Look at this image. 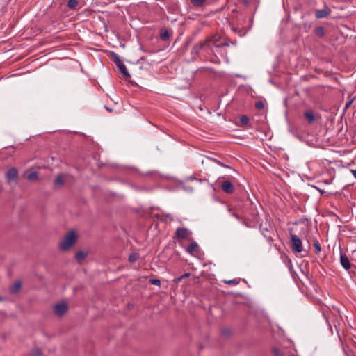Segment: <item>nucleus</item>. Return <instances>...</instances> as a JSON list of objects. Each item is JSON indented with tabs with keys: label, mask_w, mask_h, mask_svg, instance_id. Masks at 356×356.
Returning <instances> with one entry per match:
<instances>
[{
	"label": "nucleus",
	"mask_w": 356,
	"mask_h": 356,
	"mask_svg": "<svg viewBox=\"0 0 356 356\" xmlns=\"http://www.w3.org/2000/svg\"><path fill=\"white\" fill-rule=\"evenodd\" d=\"M212 47H218L216 42L213 41L211 38H207L204 41H200L196 43L191 49L192 55L197 56L203 49H211Z\"/></svg>",
	"instance_id": "f257e3e1"
},
{
	"label": "nucleus",
	"mask_w": 356,
	"mask_h": 356,
	"mask_svg": "<svg viewBox=\"0 0 356 356\" xmlns=\"http://www.w3.org/2000/svg\"><path fill=\"white\" fill-rule=\"evenodd\" d=\"M212 47H218L216 42L213 41L211 38H207L204 41H200L196 43L191 49L192 55L197 56L203 49H211Z\"/></svg>",
	"instance_id": "f03ea898"
},
{
	"label": "nucleus",
	"mask_w": 356,
	"mask_h": 356,
	"mask_svg": "<svg viewBox=\"0 0 356 356\" xmlns=\"http://www.w3.org/2000/svg\"><path fill=\"white\" fill-rule=\"evenodd\" d=\"M212 47H218L216 42L213 41L211 38H207L204 41H200L196 43L191 49L192 55L197 56L203 49H211Z\"/></svg>",
	"instance_id": "7ed1b4c3"
},
{
	"label": "nucleus",
	"mask_w": 356,
	"mask_h": 356,
	"mask_svg": "<svg viewBox=\"0 0 356 356\" xmlns=\"http://www.w3.org/2000/svg\"><path fill=\"white\" fill-rule=\"evenodd\" d=\"M76 241V235L74 231H71L66 234L63 241L60 243V248L62 250H69Z\"/></svg>",
	"instance_id": "20e7f679"
},
{
	"label": "nucleus",
	"mask_w": 356,
	"mask_h": 356,
	"mask_svg": "<svg viewBox=\"0 0 356 356\" xmlns=\"http://www.w3.org/2000/svg\"><path fill=\"white\" fill-rule=\"evenodd\" d=\"M290 242L293 252H301L303 250L302 241L297 235L291 234L290 235Z\"/></svg>",
	"instance_id": "39448f33"
},
{
	"label": "nucleus",
	"mask_w": 356,
	"mask_h": 356,
	"mask_svg": "<svg viewBox=\"0 0 356 356\" xmlns=\"http://www.w3.org/2000/svg\"><path fill=\"white\" fill-rule=\"evenodd\" d=\"M67 310V305L64 302H59L55 305V306L54 307V312L55 315L58 317L63 316L65 314Z\"/></svg>",
	"instance_id": "423d86ee"
},
{
	"label": "nucleus",
	"mask_w": 356,
	"mask_h": 356,
	"mask_svg": "<svg viewBox=\"0 0 356 356\" xmlns=\"http://www.w3.org/2000/svg\"><path fill=\"white\" fill-rule=\"evenodd\" d=\"M114 62L117 65V66L119 67L120 72L126 77V78H130L131 75L129 73V72L127 70L126 66L122 63V61L120 59V58L116 55L114 54Z\"/></svg>",
	"instance_id": "0eeeda50"
},
{
	"label": "nucleus",
	"mask_w": 356,
	"mask_h": 356,
	"mask_svg": "<svg viewBox=\"0 0 356 356\" xmlns=\"http://www.w3.org/2000/svg\"><path fill=\"white\" fill-rule=\"evenodd\" d=\"M188 236V230L186 228L178 227L175 232L174 238L184 240Z\"/></svg>",
	"instance_id": "6e6552de"
},
{
	"label": "nucleus",
	"mask_w": 356,
	"mask_h": 356,
	"mask_svg": "<svg viewBox=\"0 0 356 356\" xmlns=\"http://www.w3.org/2000/svg\"><path fill=\"white\" fill-rule=\"evenodd\" d=\"M6 179L8 182L15 181L18 177V171L15 168H12L6 172Z\"/></svg>",
	"instance_id": "1a4fd4ad"
},
{
	"label": "nucleus",
	"mask_w": 356,
	"mask_h": 356,
	"mask_svg": "<svg viewBox=\"0 0 356 356\" xmlns=\"http://www.w3.org/2000/svg\"><path fill=\"white\" fill-rule=\"evenodd\" d=\"M221 188L222 190L228 193V194H230V193H232L234 192V186L233 184L228 180H226V181H224L222 184H221Z\"/></svg>",
	"instance_id": "9d476101"
},
{
	"label": "nucleus",
	"mask_w": 356,
	"mask_h": 356,
	"mask_svg": "<svg viewBox=\"0 0 356 356\" xmlns=\"http://www.w3.org/2000/svg\"><path fill=\"white\" fill-rule=\"evenodd\" d=\"M24 177L29 181H35L38 178V173L36 171H26L24 174Z\"/></svg>",
	"instance_id": "9b49d317"
},
{
	"label": "nucleus",
	"mask_w": 356,
	"mask_h": 356,
	"mask_svg": "<svg viewBox=\"0 0 356 356\" xmlns=\"http://www.w3.org/2000/svg\"><path fill=\"white\" fill-rule=\"evenodd\" d=\"M331 10L330 9H320L316 10L315 13V16L317 19H321L327 17Z\"/></svg>",
	"instance_id": "f8f14e48"
},
{
	"label": "nucleus",
	"mask_w": 356,
	"mask_h": 356,
	"mask_svg": "<svg viewBox=\"0 0 356 356\" xmlns=\"http://www.w3.org/2000/svg\"><path fill=\"white\" fill-rule=\"evenodd\" d=\"M304 116L306 118L308 124H312L315 121V116L312 110H307L304 112Z\"/></svg>",
	"instance_id": "ddd939ff"
},
{
	"label": "nucleus",
	"mask_w": 356,
	"mask_h": 356,
	"mask_svg": "<svg viewBox=\"0 0 356 356\" xmlns=\"http://www.w3.org/2000/svg\"><path fill=\"white\" fill-rule=\"evenodd\" d=\"M340 262L344 269L348 270L350 268V264L348 257L345 254H341Z\"/></svg>",
	"instance_id": "4468645a"
},
{
	"label": "nucleus",
	"mask_w": 356,
	"mask_h": 356,
	"mask_svg": "<svg viewBox=\"0 0 356 356\" xmlns=\"http://www.w3.org/2000/svg\"><path fill=\"white\" fill-rule=\"evenodd\" d=\"M22 287L20 281L15 282L13 285L10 287V292L13 294L17 293Z\"/></svg>",
	"instance_id": "2eb2a0df"
},
{
	"label": "nucleus",
	"mask_w": 356,
	"mask_h": 356,
	"mask_svg": "<svg viewBox=\"0 0 356 356\" xmlns=\"http://www.w3.org/2000/svg\"><path fill=\"white\" fill-rule=\"evenodd\" d=\"M65 184V181L62 175H58L54 179V187L62 186Z\"/></svg>",
	"instance_id": "dca6fc26"
},
{
	"label": "nucleus",
	"mask_w": 356,
	"mask_h": 356,
	"mask_svg": "<svg viewBox=\"0 0 356 356\" xmlns=\"http://www.w3.org/2000/svg\"><path fill=\"white\" fill-rule=\"evenodd\" d=\"M198 248V244L194 241L189 244L186 250L188 252L192 254L193 252L197 251Z\"/></svg>",
	"instance_id": "f3484780"
},
{
	"label": "nucleus",
	"mask_w": 356,
	"mask_h": 356,
	"mask_svg": "<svg viewBox=\"0 0 356 356\" xmlns=\"http://www.w3.org/2000/svg\"><path fill=\"white\" fill-rule=\"evenodd\" d=\"M87 254L83 251H78L75 254V258L77 261H81L85 259Z\"/></svg>",
	"instance_id": "a211bd4d"
},
{
	"label": "nucleus",
	"mask_w": 356,
	"mask_h": 356,
	"mask_svg": "<svg viewBox=\"0 0 356 356\" xmlns=\"http://www.w3.org/2000/svg\"><path fill=\"white\" fill-rule=\"evenodd\" d=\"M160 37L163 40H168L170 38V33L166 29L161 30Z\"/></svg>",
	"instance_id": "6ab92c4d"
},
{
	"label": "nucleus",
	"mask_w": 356,
	"mask_h": 356,
	"mask_svg": "<svg viewBox=\"0 0 356 356\" xmlns=\"http://www.w3.org/2000/svg\"><path fill=\"white\" fill-rule=\"evenodd\" d=\"M315 33L319 37H323L325 35V30L322 26H318L315 29Z\"/></svg>",
	"instance_id": "aec40b11"
},
{
	"label": "nucleus",
	"mask_w": 356,
	"mask_h": 356,
	"mask_svg": "<svg viewBox=\"0 0 356 356\" xmlns=\"http://www.w3.org/2000/svg\"><path fill=\"white\" fill-rule=\"evenodd\" d=\"M78 1L77 0H68L67 1V6L70 8H74L78 6Z\"/></svg>",
	"instance_id": "412c9836"
},
{
	"label": "nucleus",
	"mask_w": 356,
	"mask_h": 356,
	"mask_svg": "<svg viewBox=\"0 0 356 356\" xmlns=\"http://www.w3.org/2000/svg\"><path fill=\"white\" fill-rule=\"evenodd\" d=\"M206 0H191L192 4L196 7L202 6Z\"/></svg>",
	"instance_id": "4be33fe9"
},
{
	"label": "nucleus",
	"mask_w": 356,
	"mask_h": 356,
	"mask_svg": "<svg viewBox=\"0 0 356 356\" xmlns=\"http://www.w3.org/2000/svg\"><path fill=\"white\" fill-rule=\"evenodd\" d=\"M139 257V254L138 253H133L131 254L129 257V261L130 262H134L136 261Z\"/></svg>",
	"instance_id": "5701e85b"
},
{
	"label": "nucleus",
	"mask_w": 356,
	"mask_h": 356,
	"mask_svg": "<svg viewBox=\"0 0 356 356\" xmlns=\"http://www.w3.org/2000/svg\"><path fill=\"white\" fill-rule=\"evenodd\" d=\"M314 248L316 253H319L321 251V245L317 240L314 243Z\"/></svg>",
	"instance_id": "b1692460"
},
{
	"label": "nucleus",
	"mask_w": 356,
	"mask_h": 356,
	"mask_svg": "<svg viewBox=\"0 0 356 356\" xmlns=\"http://www.w3.org/2000/svg\"><path fill=\"white\" fill-rule=\"evenodd\" d=\"M209 159H211V161H213V162L218 163V165L222 166V167L230 168V166H229L228 165L225 164L224 163L218 161V159H216L215 158H209Z\"/></svg>",
	"instance_id": "393cba45"
},
{
	"label": "nucleus",
	"mask_w": 356,
	"mask_h": 356,
	"mask_svg": "<svg viewBox=\"0 0 356 356\" xmlns=\"http://www.w3.org/2000/svg\"><path fill=\"white\" fill-rule=\"evenodd\" d=\"M255 108L258 110H262L264 108V104L262 101H258L255 103Z\"/></svg>",
	"instance_id": "a878e982"
},
{
	"label": "nucleus",
	"mask_w": 356,
	"mask_h": 356,
	"mask_svg": "<svg viewBox=\"0 0 356 356\" xmlns=\"http://www.w3.org/2000/svg\"><path fill=\"white\" fill-rule=\"evenodd\" d=\"M149 283L153 285H156L158 286H161V281L159 279H152L149 280Z\"/></svg>",
	"instance_id": "bb28decb"
},
{
	"label": "nucleus",
	"mask_w": 356,
	"mask_h": 356,
	"mask_svg": "<svg viewBox=\"0 0 356 356\" xmlns=\"http://www.w3.org/2000/svg\"><path fill=\"white\" fill-rule=\"evenodd\" d=\"M240 121L243 124H247L249 122V118L246 115H242L240 118Z\"/></svg>",
	"instance_id": "cd10ccee"
},
{
	"label": "nucleus",
	"mask_w": 356,
	"mask_h": 356,
	"mask_svg": "<svg viewBox=\"0 0 356 356\" xmlns=\"http://www.w3.org/2000/svg\"><path fill=\"white\" fill-rule=\"evenodd\" d=\"M225 282L227 284H233V285H237L239 284V281L236 279L225 280Z\"/></svg>",
	"instance_id": "c85d7f7f"
},
{
	"label": "nucleus",
	"mask_w": 356,
	"mask_h": 356,
	"mask_svg": "<svg viewBox=\"0 0 356 356\" xmlns=\"http://www.w3.org/2000/svg\"><path fill=\"white\" fill-rule=\"evenodd\" d=\"M42 354V352L40 349L38 348H36V349H33L31 352V355L32 356H40Z\"/></svg>",
	"instance_id": "c756f323"
},
{
	"label": "nucleus",
	"mask_w": 356,
	"mask_h": 356,
	"mask_svg": "<svg viewBox=\"0 0 356 356\" xmlns=\"http://www.w3.org/2000/svg\"><path fill=\"white\" fill-rule=\"evenodd\" d=\"M354 101V99H350L346 103V105H345V109H347L348 108H349L350 106V105L352 104V103Z\"/></svg>",
	"instance_id": "7c9ffc66"
},
{
	"label": "nucleus",
	"mask_w": 356,
	"mask_h": 356,
	"mask_svg": "<svg viewBox=\"0 0 356 356\" xmlns=\"http://www.w3.org/2000/svg\"><path fill=\"white\" fill-rule=\"evenodd\" d=\"M182 280V277L180 276V277H176L174 279L173 282L176 284L179 283V282H181V280Z\"/></svg>",
	"instance_id": "2f4dec72"
},
{
	"label": "nucleus",
	"mask_w": 356,
	"mask_h": 356,
	"mask_svg": "<svg viewBox=\"0 0 356 356\" xmlns=\"http://www.w3.org/2000/svg\"><path fill=\"white\" fill-rule=\"evenodd\" d=\"M191 273H186L184 275H182L181 277L182 279L190 277Z\"/></svg>",
	"instance_id": "473e14b6"
},
{
	"label": "nucleus",
	"mask_w": 356,
	"mask_h": 356,
	"mask_svg": "<svg viewBox=\"0 0 356 356\" xmlns=\"http://www.w3.org/2000/svg\"><path fill=\"white\" fill-rule=\"evenodd\" d=\"M350 172L354 176V177L356 179V169H351Z\"/></svg>",
	"instance_id": "72a5a7b5"
},
{
	"label": "nucleus",
	"mask_w": 356,
	"mask_h": 356,
	"mask_svg": "<svg viewBox=\"0 0 356 356\" xmlns=\"http://www.w3.org/2000/svg\"><path fill=\"white\" fill-rule=\"evenodd\" d=\"M274 353H275L276 355H278V353H279V350H274Z\"/></svg>",
	"instance_id": "f704fd0d"
},
{
	"label": "nucleus",
	"mask_w": 356,
	"mask_h": 356,
	"mask_svg": "<svg viewBox=\"0 0 356 356\" xmlns=\"http://www.w3.org/2000/svg\"><path fill=\"white\" fill-rule=\"evenodd\" d=\"M234 216H235V218H236L237 219H239V217L238 216V215L236 214H234Z\"/></svg>",
	"instance_id": "c9c22d12"
},
{
	"label": "nucleus",
	"mask_w": 356,
	"mask_h": 356,
	"mask_svg": "<svg viewBox=\"0 0 356 356\" xmlns=\"http://www.w3.org/2000/svg\"><path fill=\"white\" fill-rule=\"evenodd\" d=\"M2 300L1 297L0 296V301Z\"/></svg>",
	"instance_id": "e433bc0d"
}]
</instances>
